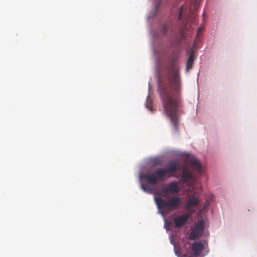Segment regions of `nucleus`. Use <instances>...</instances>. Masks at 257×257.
Instances as JSON below:
<instances>
[{"mask_svg":"<svg viewBox=\"0 0 257 257\" xmlns=\"http://www.w3.org/2000/svg\"><path fill=\"white\" fill-rule=\"evenodd\" d=\"M178 164L176 161L170 162L166 168H157L152 174H145L140 176L150 184L155 185L160 181H163L165 176L174 177V173L178 169Z\"/></svg>","mask_w":257,"mask_h":257,"instance_id":"nucleus-2","label":"nucleus"},{"mask_svg":"<svg viewBox=\"0 0 257 257\" xmlns=\"http://www.w3.org/2000/svg\"><path fill=\"white\" fill-rule=\"evenodd\" d=\"M198 203L199 199L197 196L195 195L190 196L187 200L186 207L187 209L191 210L196 207Z\"/></svg>","mask_w":257,"mask_h":257,"instance_id":"nucleus-9","label":"nucleus"},{"mask_svg":"<svg viewBox=\"0 0 257 257\" xmlns=\"http://www.w3.org/2000/svg\"><path fill=\"white\" fill-rule=\"evenodd\" d=\"M184 29H188L187 25L185 26Z\"/></svg>","mask_w":257,"mask_h":257,"instance_id":"nucleus-19","label":"nucleus"},{"mask_svg":"<svg viewBox=\"0 0 257 257\" xmlns=\"http://www.w3.org/2000/svg\"><path fill=\"white\" fill-rule=\"evenodd\" d=\"M188 58L186 65V70L188 72L193 66V62L195 59V52L193 48H191L188 52Z\"/></svg>","mask_w":257,"mask_h":257,"instance_id":"nucleus-8","label":"nucleus"},{"mask_svg":"<svg viewBox=\"0 0 257 257\" xmlns=\"http://www.w3.org/2000/svg\"><path fill=\"white\" fill-rule=\"evenodd\" d=\"M181 257H193V256H192L191 255H188L187 254H183L182 255H181Z\"/></svg>","mask_w":257,"mask_h":257,"instance_id":"nucleus-18","label":"nucleus"},{"mask_svg":"<svg viewBox=\"0 0 257 257\" xmlns=\"http://www.w3.org/2000/svg\"><path fill=\"white\" fill-rule=\"evenodd\" d=\"M190 216L191 214L186 213L174 217L173 221L174 223L175 228H180L182 227L188 221Z\"/></svg>","mask_w":257,"mask_h":257,"instance_id":"nucleus-6","label":"nucleus"},{"mask_svg":"<svg viewBox=\"0 0 257 257\" xmlns=\"http://www.w3.org/2000/svg\"><path fill=\"white\" fill-rule=\"evenodd\" d=\"M180 190L178 184L175 182H172L166 185L162 189L161 193L163 197L167 198L170 193L172 194H177Z\"/></svg>","mask_w":257,"mask_h":257,"instance_id":"nucleus-4","label":"nucleus"},{"mask_svg":"<svg viewBox=\"0 0 257 257\" xmlns=\"http://www.w3.org/2000/svg\"><path fill=\"white\" fill-rule=\"evenodd\" d=\"M154 199L158 209L163 216L170 211L177 209L181 202V198L179 197H172L168 199L155 197Z\"/></svg>","mask_w":257,"mask_h":257,"instance_id":"nucleus-3","label":"nucleus"},{"mask_svg":"<svg viewBox=\"0 0 257 257\" xmlns=\"http://www.w3.org/2000/svg\"><path fill=\"white\" fill-rule=\"evenodd\" d=\"M160 163H161L160 161L157 160L154 161V162H153V164L154 165H156L157 166V165H160Z\"/></svg>","mask_w":257,"mask_h":257,"instance_id":"nucleus-15","label":"nucleus"},{"mask_svg":"<svg viewBox=\"0 0 257 257\" xmlns=\"http://www.w3.org/2000/svg\"><path fill=\"white\" fill-rule=\"evenodd\" d=\"M162 30L164 32V34L166 33L167 31V28L166 26H164L163 28H162Z\"/></svg>","mask_w":257,"mask_h":257,"instance_id":"nucleus-17","label":"nucleus"},{"mask_svg":"<svg viewBox=\"0 0 257 257\" xmlns=\"http://www.w3.org/2000/svg\"><path fill=\"white\" fill-rule=\"evenodd\" d=\"M183 6H182L180 8V10L179 14V17H178V19L180 20H181V19H182V14L183 13Z\"/></svg>","mask_w":257,"mask_h":257,"instance_id":"nucleus-14","label":"nucleus"},{"mask_svg":"<svg viewBox=\"0 0 257 257\" xmlns=\"http://www.w3.org/2000/svg\"><path fill=\"white\" fill-rule=\"evenodd\" d=\"M204 229V222L203 221L198 222L192 229L189 235L191 239L196 240L199 238L202 235Z\"/></svg>","mask_w":257,"mask_h":257,"instance_id":"nucleus-5","label":"nucleus"},{"mask_svg":"<svg viewBox=\"0 0 257 257\" xmlns=\"http://www.w3.org/2000/svg\"><path fill=\"white\" fill-rule=\"evenodd\" d=\"M188 163L192 166L193 170L199 174H201L202 169L200 162L195 158L189 159Z\"/></svg>","mask_w":257,"mask_h":257,"instance_id":"nucleus-10","label":"nucleus"},{"mask_svg":"<svg viewBox=\"0 0 257 257\" xmlns=\"http://www.w3.org/2000/svg\"><path fill=\"white\" fill-rule=\"evenodd\" d=\"M181 179L185 182H187L192 178L191 171H189L185 166L183 168L182 174L181 176Z\"/></svg>","mask_w":257,"mask_h":257,"instance_id":"nucleus-11","label":"nucleus"},{"mask_svg":"<svg viewBox=\"0 0 257 257\" xmlns=\"http://www.w3.org/2000/svg\"><path fill=\"white\" fill-rule=\"evenodd\" d=\"M204 248L203 244L199 241H194L191 245V250L195 256H199L201 255Z\"/></svg>","mask_w":257,"mask_h":257,"instance_id":"nucleus-7","label":"nucleus"},{"mask_svg":"<svg viewBox=\"0 0 257 257\" xmlns=\"http://www.w3.org/2000/svg\"><path fill=\"white\" fill-rule=\"evenodd\" d=\"M203 31V27H200L197 30V33H196V36L195 38V41L197 42L198 41V39L199 38V37L201 36V33Z\"/></svg>","mask_w":257,"mask_h":257,"instance_id":"nucleus-13","label":"nucleus"},{"mask_svg":"<svg viewBox=\"0 0 257 257\" xmlns=\"http://www.w3.org/2000/svg\"><path fill=\"white\" fill-rule=\"evenodd\" d=\"M141 188L144 191H145L147 193H152V191H153L152 189L148 184H142Z\"/></svg>","mask_w":257,"mask_h":257,"instance_id":"nucleus-12","label":"nucleus"},{"mask_svg":"<svg viewBox=\"0 0 257 257\" xmlns=\"http://www.w3.org/2000/svg\"><path fill=\"white\" fill-rule=\"evenodd\" d=\"M203 19H204V17H205V14L204 13L203 14Z\"/></svg>","mask_w":257,"mask_h":257,"instance_id":"nucleus-20","label":"nucleus"},{"mask_svg":"<svg viewBox=\"0 0 257 257\" xmlns=\"http://www.w3.org/2000/svg\"><path fill=\"white\" fill-rule=\"evenodd\" d=\"M191 22L192 23H196V19H195V16L193 15H192V18H191Z\"/></svg>","mask_w":257,"mask_h":257,"instance_id":"nucleus-16","label":"nucleus"},{"mask_svg":"<svg viewBox=\"0 0 257 257\" xmlns=\"http://www.w3.org/2000/svg\"><path fill=\"white\" fill-rule=\"evenodd\" d=\"M179 70L178 65L175 62L172 63L169 66L166 79L159 81L158 89L164 112L170 118L176 131L178 130V114L180 108L182 106L179 93Z\"/></svg>","mask_w":257,"mask_h":257,"instance_id":"nucleus-1","label":"nucleus"}]
</instances>
